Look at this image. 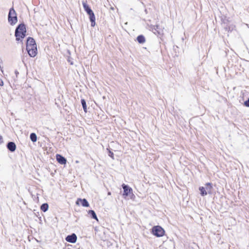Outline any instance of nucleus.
I'll list each match as a JSON object with an SVG mask.
<instances>
[{
  "label": "nucleus",
  "mask_w": 249,
  "mask_h": 249,
  "mask_svg": "<svg viewBox=\"0 0 249 249\" xmlns=\"http://www.w3.org/2000/svg\"><path fill=\"white\" fill-rule=\"evenodd\" d=\"M26 25L24 23H21L16 27L15 36L16 40L18 41H22L23 39L26 36Z\"/></svg>",
  "instance_id": "1"
},
{
  "label": "nucleus",
  "mask_w": 249,
  "mask_h": 249,
  "mask_svg": "<svg viewBox=\"0 0 249 249\" xmlns=\"http://www.w3.org/2000/svg\"><path fill=\"white\" fill-rule=\"evenodd\" d=\"M83 8L84 10L86 11L87 14L89 16V20L91 22V26L94 27L96 24L95 22V17L94 12L90 7V6L87 4V1L82 2Z\"/></svg>",
  "instance_id": "2"
},
{
  "label": "nucleus",
  "mask_w": 249,
  "mask_h": 249,
  "mask_svg": "<svg viewBox=\"0 0 249 249\" xmlns=\"http://www.w3.org/2000/svg\"><path fill=\"white\" fill-rule=\"evenodd\" d=\"M8 22L11 25H15L18 21L17 13L13 7L10 9L8 15Z\"/></svg>",
  "instance_id": "3"
},
{
  "label": "nucleus",
  "mask_w": 249,
  "mask_h": 249,
  "mask_svg": "<svg viewBox=\"0 0 249 249\" xmlns=\"http://www.w3.org/2000/svg\"><path fill=\"white\" fill-rule=\"evenodd\" d=\"M151 232L154 236L160 237L164 235L165 231L160 226L157 225L152 228Z\"/></svg>",
  "instance_id": "4"
},
{
  "label": "nucleus",
  "mask_w": 249,
  "mask_h": 249,
  "mask_svg": "<svg viewBox=\"0 0 249 249\" xmlns=\"http://www.w3.org/2000/svg\"><path fill=\"white\" fill-rule=\"evenodd\" d=\"M151 29L153 32L157 35L158 36L161 38L164 33H163V30L162 28H161L159 25H156L155 26H151Z\"/></svg>",
  "instance_id": "5"
},
{
  "label": "nucleus",
  "mask_w": 249,
  "mask_h": 249,
  "mask_svg": "<svg viewBox=\"0 0 249 249\" xmlns=\"http://www.w3.org/2000/svg\"><path fill=\"white\" fill-rule=\"evenodd\" d=\"M122 187L124 190L123 196L124 197L128 196L130 194L134 196L132 193V189L129 185L123 183L122 185Z\"/></svg>",
  "instance_id": "6"
},
{
  "label": "nucleus",
  "mask_w": 249,
  "mask_h": 249,
  "mask_svg": "<svg viewBox=\"0 0 249 249\" xmlns=\"http://www.w3.org/2000/svg\"><path fill=\"white\" fill-rule=\"evenodd\" d=\"M36 47V44L35 40L33 37H28L27 38L26 48H30L31 47L35 48Z\"/></svg>",
  "instance_id": "7"
},
{
  "label": "nucleus",
  "mask_w": 249,
  "mask_h": 249,
  "mask_svg": "<svg viewBox=\"0 0 249 249\" xmlns=\"http://www.w3.org/2000/svg\"><path fill=\"white\" fill-rule=\"evenodd\" d=\"M77 236L75 234V233H73L70 235H67L66 238L65 240L67 242L71 243H76L77 241Z\"/></svg>",
  "instance_id": "8"
},
{
  "label": "nucleus",
  "mask_w": 249,
  "mask_h": 249,
  "mask_svg": "<svg viewBox=\"0 0 249 249\" xmlns=\"http://www.w3.org/2000/svg\"><path fill=\"white\" fill-rule=\"evenodd\" d=\"M77 205H81L83 207H88L89 206V203L86 198H79L77 199L76 202Z\"/></svg>",
  "instance_id": "9"
},
{
  "label": "nucleus",
  "mask_w": 249,
  "mask_h": 249,
  "mask_svg": "<svg viewBox=\"0 0 249 249\" xmlns=\"http://www.w3.org/2000/svg\"><path fill=\"white\" fill-rule=\"evenodd\" d=\"M27 52L29 55L30 57H34L36 56L37 53V50L36 47H31L30 48H26Z\"/></svg>",
  "instance_id": "10"
},
{
  "label": "nucleus",
  "mask_w": 249,
  "mask_h": 249,
  "mask_svg": "<svg viewBox=\"0 0 249 249\" xmlns=\"http://www.w3.org/2000/svg\"><path fill=\"white\" fill-rule=\"evenodd\" d=\"M6 147L11 152H14L16 150L17 146L15 142H8L6 144Z\"/></svg>",
  "instance_id": "11"
},
{
  "label": "nucleus",
  "mask_w": 249,
  "mask_h": 249,
  "mask_svg": "<svg viewBox=\"0 0 249 249\" xmlns=\"http://www.w3.org/2000/svg\"><path fill=\"white\" fill-rule=\"evenodd\" d=\"M56 159L57 161L62 165H65L67 163V159L60 154L56 155Z\"/></svg>",
  "instance_id": "12"
},
{
  "label": "nucleus",
  "mask_w": 249,
  "mask_h": 249,
  "mask_svg": "<svg viewBox=\"0 0 249 249\" xmlns=\"http://www.w3.org/2000/svg\"><path fill=\"white\" fill-rule=\"evenodd\" d=\"M88 213L89 215V216L93 219L96 220V221H98V219L97 216V215L94 210H90L88 212Z\"/></svg>",
  "instance_id": "13"
},
{
  "label": "nucleus",
  "mask_w": 249,
  "mask_h": 249,
  "mask_svg": "<svg viewBox=\"0 0 249 249\" xmlns=\"http://www.w3.org/2000/svg\"><path fill=\"white\" fill-rule=\"evenodd\" d=\"M206 190L207 194H211L212 193L213 184L211 183L208 182L205 184Z\"/></svg>",
  "instance_id": "14"
},
{
  "label": "nucleus",
  "mask_w": 249,
  "mask_h": 249,
  "mask_svg": "<svg viewBox=\"0 0 249 249\" xmlns=\"http://www.w3.org/2000/svg\"><path fill=\"white\" fill-rule=\"evenodd\" d=\"M235 27V26L232 24H226L224 26V29L225 30V31H227L228 32H231L234 29Z\"/></svg>",
  "instance_id": "15"
},
{
  "label": "nucleus",
  "mask_w": 249,
  "mask_h": 249,
  "mask_svg": "<svg viewBox=\"0 0 249 249\" xmlns=\"http://www.w3.org/2000/svg\"><path fill=\"white\" fill-rule=\"evenodd\" d=\"M137 41L140 44H143L145 42V38L143 35H140L137 37Z\"/></svg>",
  "instance_id": "16"
},
{
  "label": "nucleus",
  "mask_w": 249,
  "mask_h": 249,
  "mask_svg": "<svg viewBox=\"0 0 249 249\" xmlns=\"http://www.w3.org/2000/svg\"><path fill=\"white\" fill-rule=\"evenodd\" d=\"M199 190L200 192V195L201 196H204L207 195V192L206 190V188L205 187L201 186L199 187Z\"/></svg>",
  "instance_id": "17"
},
{
  "label": "nucleus",
  "mask_w": 249,
  "mask_h": 249,
  "mask_svg": "<svg viewBox=\"0 0 249 249\" xmlns=\"http://www.w3.org/2000/svg\"><path fill=\"white\" fill-rule=\"evenodd\" d=\"M49 209V205L47 203H43L40 206V210L43 212H46Z\"/></svg>",
  "instance_id": "18"
},
{
  "label": "nucleus",
  "mask_w": 249,
  "mask_h": 249,
  "mask_svg": "<svg viewBox=\"0 0 249 249\" xmlns=\"http://www.w3.org/2000/svg\"><path fill=\"white\" fill-rule=\"evenodd\" d=\"M81 103L83 108V110L85 113L87 112V107L86 105V100L84 99L81 100Z\"/></svg>",
  "instance_id": "19"
},
{
  "label": "nucleus",
  "mask_w": 249,
  "mask_h": 249,
  "mask_svg": "<svg viewBox=\"0 0 249 249\" xmlns=\"http://www.w3.org/2000/svg\"><path fill=\"white\" fill-rule=\"evenodd\" d=\"M30 138L33 142H36L37 141V136L35 133H31L30 135Z\"/></svg>",
  "instance_id": "20"
},
{
  "label": "nucleus",
  "mask_w": 249,
  "mask_h": 249,
  "mask_svg": "<svg viewBox=\"0 0 249 249\" xmlns=\"http://www.w3.org/2000/svg\"><path fill=\"white\" fill-rule=\"evenodd\" d=\"M107 149L108 150V156H109L110 158H111L112 159L114 160V154H113V152L110 151V150L109 149Z\"/></svg>",
  "instance_id": "21"
},
{
  "label": "nucleus",
  "mask_w": 249,
  "mask_h": 249,
  "mask_svg": "<svg viewBox=\"0 0 249 249\" xmlns=\"http://www.w3.org/2000/svg\"><path fill=\"white\" fill-rule=\"evenodd\" d=\"M72 58L71 57H69L67 59V61L70 63L71 65H73V62L71 60Z\"/></svg>",
  "instance_id": "22"
},
{
  "label": "nucleus",
  "mask_w": 249,
  "mask_h": 249,
  "mask_svg": "<svg viewBox=\"0 0 249 249\" xmlns=\"http://www.w3.org/2000/svg\"><path fill=\"white\" fill-rule=\"evenodd\" d=\"M3 137L1 135H0V144H2L3 143Z\"/></svg>",
  "instance_id": "23"
},
{
  "label": "nucleus",
  "mask_w": 249,
  "mask_h": 249,
  "mask_svg": "<svg viewBox=\"0 0 249 249\" xmlns=\"http://www.w3.org/2000/svg\"><path fill=\"white\" fill-rule=\"evenodd\" d=\"M3 85V80L0 78V86H2Z\"/></svg>",
  "instance_id": "24"
},
{
  "label": "nucleus",
  "mask_w": 249,
  "mask_h": 249,
  "mask_svg": "<svg viewBox=\"0 0 249 249\" xmlns=\"http://www.w3.org/2000/svg\"><path fill=\"white\" fill-rule=\"evenodd\" d=\"M178 48V47L177 46H174V47H173V49L176 53V50Z\"/></svg>",
  "instance_id": "25"
},
{
  "label": "nucleus",
  "mask_w": 249,
  "mask_h": 249,
  "mask_svg": "<svg viewBox=\"0 0 249 249\" xmlns=\"http://www.w3.org/2000/svg\"><path fill=\"white\" fill-rule=\"evenodd\" d=\"M15 73L16 74V76L17 77L18 75L19 74V72H18V71L17 70H16L15 71Z\"/></svg>",
  "instance_id": "26"
},
{
  "label": "nucleus",
  "mask_w": 249,
  "mask_h": 249,
  "mask_svg": "<svg viewBox=\"0 0 249 249\" xmlns=\"http://www.w3.org/2000/svg\"><path fill=\"white\" fill-rule=\"evenodd\" d=\"M107 195H111V192H108Z\"/></svg>",
  "instance_id": "27"
}]
</instances>
